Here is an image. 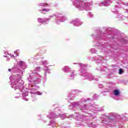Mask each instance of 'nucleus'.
Wrapping results in <instances>:
<instances>
[{"mask_svg": "<svg viewBox=\"0 0 128 128\" xmlns=\"http://www.w3.org/2000/svg\"><path fill=\"white\" fill-rule=\"evenodd\" d=\"M26 68V62L24 61H20L18 62V68L16 70L17 78H18V88L20 90L22 88V76L24 72L22 70H24Z\"/></svg>", "mask_w": 128, "mask_h": 128, "instance_id": "obj_1", "label": "nucleus"}, {"mask_svg": "<svg viewBox=\"0 0 128 128\" xmlns=\"http://www.w3.org/2000/svg\"><path fill=\"white\" fill-rule=\"evenodd\" d=\"M85 0H76L74 2V6L79 10H90L92 8L90 6L88 2H84Z\"/></svg>", "mask_w": 128, "mask_h": 128, "instance_id": "obj_2", "label": "nucleus"}, {"mask_svg": "<svg viewBox=\"0 0 128 128\" xmlns=\"http://www.w3.org/2000/svg\"><path fill=\"white\" fill-rule=\"evenodd\" d=\"M28 80L29 82H34V84H38V82H40L41 80L40 79H36V80H34V77H32V76H30L29 78H28Z\"/></svg>", "mask_w": 128, "mask_h": 128, "instance_id": "obj_3", "label": "nucleus"}, {"mask_svg": "<svg viewBox=\"0 0 128 128\" xmlns=\"http://www.w3.org/2000/svg\"><path fill=\"white\" fill-rule=\"evenodd\" d=\"M82 76L84 78H86L87 80H94V76L92 74H88V73L84 72L82 74Z\"/></svg>", "mask_w": 128, "mask_h": 128, "instance_id": "obj_4", "label": "nucleus"}, {"mask_svg": "<svg viewBox=\"0 0 128 128\" xmlns=\"http://www.w3.org/2000/svg\"><path fill=\"white\" fill-rule=\"evenodd\" d=\"M110 0H104V2L100 3L99 4V6H110Z\"/></svg>", "mask_w": 128, "mask_h": 128, "instance_id": "obj_5", "label": "nucleus"}, {"mask_svg": "<svg viewBox=\"0 0 128 128\" xmlns=\"http://www.w3.org/2000/svg\"><path fill=\"white\" fill-rule=\"evenodd\" d=\"M70 24H74V25L75 26H78L82 24V23L80 22V20L78 19H76L75 20H72L70 22Z\"/></svg>", "mask_w": 128, "mask_h": 128, "instance_id": "obj_6", "label": "nucleus"}, {"mask_svg": "<svg viewBox=\"0 0 128 128\" xmlns=\"http://www.w3.org/2000/svg\"><path fill=\"white\" fill-rule=\"evenodd\" d=\"M50 19L49 18H38V22H40L41 24H42L43 22H47V20H49Z\"/></svg>", "mask_w": 128, "mask_h": 128, "instance_id": "obj_7", "label": "nucleus"}, {"mask_svg": "<svg viewBox=\"0 0 128 128\" xmlns=\"http://www.w3.org/2000/svg\"><path fill=\"white\" fill-rule=\"evenodd\" d=\"M62 70H64V72H68V70H70V67L68 66H64Z\"/></svg>", "mask_w": 128, "mask_h": 128, "instance_id": "obj_8", "label": "nucleus"}, {"mask_svg": "<svg viewBox=\"0 0 128 128\" xmlns=\"http://www.w3.org/2000/svg\"><path fill=\"white\" fill-rule=\"evenodd\" d=\"M114 94H115V96H118L120 95V90H114Z\"/></svg>", "mask_w": 128, "mask_h": 128, "instance_id": "obj_9", "label": "nucleus"}, {"mask_svg": "<svg viewBox=\"0 0 128 128\" xmlns=\"http://www.w3.org/2000/svg\"><path fill=\"white\" fill-rule=\"evenodd\" d=\"M74 64H78V66H81L82 68H86V65L82 64L74 63Z\"/></svg>", "mask_w": 128, "mask_h": 128, "instance_id": "obj_10", "label": "nucleus"}, {"mask_svg": "<svg viewBox=\"0 0 128 128\" xmlns=\"http://www.w3.org/2000/svg\"><path fill=\"white\" fill-rule=\"evenodd\" d=\"M58 118V116L54 114L50 116V118Z\"/></svg>", "mask_w": 128, "mask_h": 128, "instance_id": "obj_11", "label": "nucleus"}, {"mask_svg": "<svg viewBox=\"0 0 128 128\" xmlns=\"http://www.w3.org/2000/svg\"><path fill=\"white\" fill-rule=\"evenodd\" d=\"M73 106H78V102H74L72 104Z\"/></svg>", "mask_w": 128, "mask_h": 128, "instance_id": "obj_12", "label": "nucleus"}, {"mask_svg": "<svg viewBox=\"0 0 128 128\" xmlns=\"http://www.w3.org/2000/svg\"><path fill=\"white\" fill-rule=\"evenodd\" d=\"M66 18L65 17L62 16L61 17V18L60 19V22H64Z\"/></svg>", "mask_w": 128, "mask_h": 128, "instance_id": "obj_13", "label": "nucleus"}, {"mask_svg": "<svg viewBox=\"0 0 128 128\" xmlns=\"http://www.w3.org/2000/svg\"><path fill=\"white\" fill-rule=\"evenodd\" d=\"M83 116L82 115L78 114V120H82V118Z\"/></svg>", "mask_w": 128, "mask_h": 128, "instance_id": "obj_14", "label": "nucleus"}, {"mask_svg": "<svg viewBox=\"0 0 128 128\" xmlns=\"http://www.w3.org/2000/svg\"><path fill=\"white\" fill-rule=\"evenodd\" d=\"M40 6H48V4H46L44 3H42L40 4Z\"/></svg>", "mask_w": 128, "mask_h": 128, "instance_id": "obj_15", "label": "nucleus"}, {"mask_svg": "<svg viewBox=\"0 0 128 128\" xmlns=\"http://www.w3.org/2000/svg\"><path fill=\"white\" fill-rule=\"evenodd\" d=\"M123 73H124V70H122V68H120L119 70V74H122Z\"/></svg>", "mask_w": 128, "mask_h": 128, "instance_id": "obj_16", "label": "nucleus"}, {"mask_svg": "<svg viewBox=\"0 0 128 128\" xmlns=\"http://www.w3.org/2000/svg\"><path fill=\"white\" fill-rule=\"evenodd\" d=\"M42 12H50V9H46V8H44V9H42Z\"/></svg>", "mask_w": 128, "mask_h": 128, "instance_id": "obj_17", "label": "nucleus"}, {"mask_svg": "<svg viewBox=\"0 0 128 128\" xmlns=\"http://www.w3.org/2000/svg\"><path fill=\"white\" fill-rule=\"evenodd\" d=\"M91 52L92 54H96V50L94 48L91 49Z\"/></svg>", "mask_w": 128, "mask_h": 128, "instance_id": "obj_18", "label": "nucleus"}, {"mask_svg": "<svg viewBox=\"0 0 128 128\" xmlns=\"http://www.w3.org/2000/svg\"><path fill=\"white\" fill-rule=\"evenodd\" d=\"M83 110H88V108L86 106V105L84 104L83 107Z\"/></svg>", "mask_w": 128, "mask_h": 128, "instance_id": "obj_19", "label": "nucleus"}, {"mask_svg": "<svg viewBox=\"0 0 128 128\" xmlns=\"http://www.w3.org/2000/svg\"><path fill=\"white\" fill-rule=\"evenodd\" d=\"M36 94H38V96H42V92H36Z\"/></svg>", "mask_w": 128, "mask_h": 128, "instance_id": "obj_20", "label": "nucleus"}, {"mask_svg": "<svg viewBox=\"0 0 128 128\" xmlns=\"http://www.w3.org/2000/svg\"><path fill=\"white\" fill-rule=\"evenodd\" d=\"M61 118H62V120H64V118H66V115L65 114H62L61 116Z\"/></svg>", "mask_w": 128, "mask_h": 128, "instance_id": "obj_21", "label": "nucleus"}, {"mask_svg": "<svg viewBox=\"0 0 128 128\" xmlns=\"http://www.w3.org/2000/svg\"><path fill=\"white\" fill-rule=\"evenodd\" d=\"M36 92V90L32 89V90L31 92H30V94H36V92Z\"/></svg>", "mask_w": 128, "mask_h": 128, "instance_id": "obj_22", "label": "nucleus"}, {"mask_svg": "<svg viewBox=\"0 0 128 128\" xmlns=\"http://www.w3.org/2000/svg\"><path fill=\"white\" fill-rule=\"evenodd\" d=\"M88 16L90 18H92V16H94V14H92V13H88Z\"/></svg>", "mask_w": 128, "mask_h": 128, "instance_id": "obj_23", "label": "nucleus"}, {"mask_svg": "<svg viewBox=\"0 0 128 128\" xmlns=\"http://www.w3.org/2000/svg\"><path fill=\"white\" fill-rule=\"evenodd\" d=\"M40 67H38L36 68V70H37V72H40Z\"/></svg>", "mask_w": 128, "mask_h": 128, "instance_id": "obj_24", "label": "nucleus"}, {"mask_svg": "<svg viewBox=\"0 0 128 128\" xmlns=\"http://www.w3.org/2000/svg\"><path fill=\"white\" fill-rule=\"evenodd\" d=\"M28 94H22V96L23 98H24V96H28Z\"/></svg>", "mask_w": 128, "mask_h": 128, "instance_id": "obj_25", "label": "nucleus"}, {"mask_svg": "<svg viewBox=\"0 0 128 128\" xmlns=\"http://www.w3.org/2000/svg\"><path fill=\"white\" fill-rule=\"evenodd\" d=\"M70 76L71 78H74V73H72V74H70Z\"/></svg>", "mask_w": 128, "mask_h": 128, "instance_id": "obj_26", "label": "nucleus"}, {"mask_svg": "<svg viewBox=\"0 0 128 128\" xmlns=\"http://www.w3.org/2000/svg\"><path fill=\"white\" fill-rule=\"evenodd\" d=\"M98 97V95L96 94H95L94 96V100H96V98Z\"/></svg>", "mask_w": 128, "mask_h": 128, "instance_id": "obj_27", "label": "nucleus"}, {"mask_svg": "<svg viewBox=\"0 0 128 128\" xmlns=\"http://www.w3.org/2000/svg\"><path fill=\"white\" fill-rule=\"evenodd\" d=\"M23 100H26V102L28 100V99L26 98H23Z\"/></svg>", "mask_w": 128, "mask_h": 128, "instance_id": "obj_28", "label": "nucleus"}, {"mask_svg": "<svg viewBox=\"0 0 128 128\" xmlns=\"http://www.w3.org/2000/svg\"><path fill=\"white\" fill-rule=\"evenodd\" d=\"M8 72H12V69H10V68L8 69Z\"/></svg>", "mask_w": 128, "mask_h": 128, "instance_id": "obj_29", "label": "nucleus"}, {"mask_svg": "<svg viewBox=\"0 0 128 128\" xmlns=\"http://www.w3.org/2000/svg\"><path fill=\"white\" fill-rule=\"evenodd\" d=\"M55 16H56V18H58V15H55Z\"/></svg>", "mask_w": 128, "mask_h": 128, "instance_id": "obj_30", "label": "nucleus"}, {"mask_svg": "<svg viewBox=\"0 0 128 128\" xmlns=\"http://www.w3.org/2000/svg\"><path fill=\"white\" fill-rule=\"evenodd\" d=\"M104 86L102 85V86H100V88H103Z\"/></svg>", "mask_w": 128, "mask_h": 128, "instance_id": "obj_31", "label": "nucleus"}, {"mask_svg": "<svg viewBox=\"0 0 128 128\" xmlns=\"http://www.w3.org/2000/svg\"><path fill=\"white\" fill-rule=\"evenodd\" d=\"M98 60H102V59L99 58V59H98Z\"/></svg>", "mask_w": 128, "mask_h": 128, "instance_id": "obj_32", "label": "nucleus"}, {"mask_svg": "<svg viewBox=\"0 0 128 128\" xmlns=\"http://www.w3.org/2000/svg\"><path fill=\"white\" fill-rule=\"evenodd\" d=\"M43 64H46V63H44V62H43Z\"/></svg>", "mask_w": 128, "mask_h": 128, "instance_id": "obj_33", "label": "nucleus"}, {"mask_svg": "<svg viewBox=\"0 0 128 128\" xmlns=\"http://www.w3.org/2000/svg\"><path fill=\"white\" fill-rule=\"evenodd\" d=\"M83 100H84V99H82V102Z\"/></svg>", "mask_w": 128, "mask_h": 128, "instance_id": "obj_34", "label": "nucleus"}, {"mask_svg": "<svg viewBox=\"0 0 128 128\" xmlns=\"http://www.w3.org/2000/svg\"><path fill=\"white\" fill-rule=\"evenodd\" d=\"M118 16H119V18H120V16L119 15Z\"/></svg>", "mask_w": 128, "mask_h": 128, "instance_id": "obj_35", "label": "nucleus"}, {"mask_svg": "<svg viewBox=\"0 0 128 128\" xmlns=\"http://www.w3.org/2000/svg\"><path fill=\"white\" fill-rule=\"evenodd\" d=\"M76 124H78V122H76Z\"/></svg>", "mask_w": 128, "mask_h": 128, "instance_id": "obj_36", "label": "nucleus"}, {"mask_svg": "<svg viewBox=\"0 0 128 128\" xmlns=\"http://www.w3.org/2000/svg\"><path fill=\"white\" fill-rule=\"evenodd\" d=\"M50 18H52V16H50Z\"/></svg>", "mask_w": 128, "mask_h": 128, "instance_id": "obj_37", "label": "nucleus"}, {"mask_svg": "<svg viewBox=\"0 0 128 128\" xmlns=\"http://www.w3.org/2000/svg\"><path fill=\"white\" fill-rule=\"evenodd\" d=\"M126 6H128V3L126 4Z\"/></svg>", "mask_w": 128, "mask_h": 128, "instance_id": "obj_38", "label": "nucleus"}, {"mask_svg": "<svg viewBox=\"0 0 128 128\" xmlns=\"http://www.w3.org/2000/svg\"><path fill=\"white\" fill-rule=\"evenodd\" d=\"M51 122H52V121H51Z\"/></svg>", "mask_w": 128, "mask_h": 128, "instance_id": "obj_39", "label": "nucleus"}, {"mask_svg": "<svg viewBox=\"0 0 128 128\" xmlns=\"http://www.w3.org/2000/svg\"><path fill=\"white\" fill-rule=\"evenodd\" d=\"M53 126H54V123L52 124Z\"/></svg>", "mask_w": 128, "mask_h": 128, "instance_id": "obj_40", "label": "nucleus"}, {"mask_svg": "<svg viewBox=\"0 0 128 128\" xmlns=\"http://www.w3.org/2000/svg\"><path fill=\"white\" fill-rule=\"evenodd\" d=\"M14 58H16V57H14Z\"/></svg>", "mask_w": 128, "mask_h": 128, "instance_id": "obj_41", "label": "nucleus"}, {"mask_svg": "<svg viewBox=\"0 0 128 128\" xmlns=\"http://www.w3.org/2000/svg\"><path fill=\"white\" fill-rule=\"evenodd\" d=\"M45 62H46V61H45Z\"/></svg>", "mask_w": 128, "mask_h": 128, "instance_id": "obj_42", "label": "nucleus"}]
</instances>
